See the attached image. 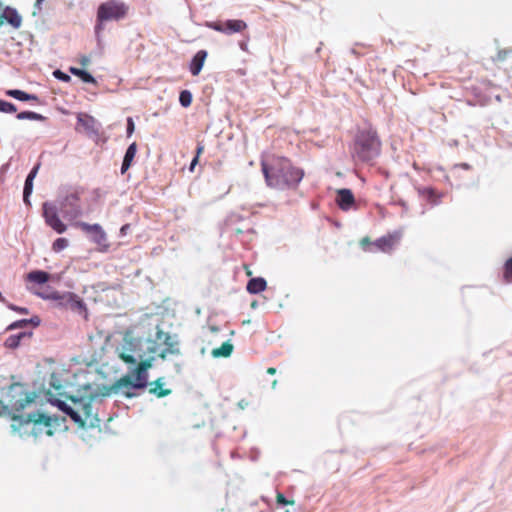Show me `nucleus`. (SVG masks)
I'll list each match as a JSON object with an SVG mask.
<instances>
[{
	"mask_svg": "<svg viewBox=\"0 0 512 512\" xmlns=\"http://www.w3.org/2000/svg\"><path fill=\"white\" fill-rule=\"evenodd\" d=\"M180 341L177 334L164 332L157 324L145 339L126 340L119 349V357L129 364L138 366L117 380L110 387H103L102 396L121 393L131 398L133 389H143L148 386V369L156 357L166 360L169 356L180 355Z\"/></svg>",
	"mask_w": 512,
	"mask_h": 512,
	"instance_id": "1",
	"label": "nucleus"
},
{
	"mask_svg": "<svg viewBox=\"0 0 512 512\" xmlns=\"http://www.w3.org/2000/svg\"><path fill=\"white\" fill-rule=\"evenodd\" d=\"M35 396L27 394L25 384L21 382H13L7 387H2L0 389V417H9L14 422L11 424L14 433L37 436L36 428L43 426L47 428L46 434L52 436L51 428L59 425L60 418L58 416H49L39 410L29 413L26 417L16 413L35 402Z\"/></svg>",
	"mask_w": 512,
	"mask_h": 512,
	"instance_id": "2",
	"label": "nucleus"
},
{
	"mask_svg": "<svg viewBox=\"0 0 512 512\" xmlns=\"http://www.w3.org/2000/svg\"><path fill=\"white\" fill-rule=\"evenodd\" d=\"M261 169L267 186L278 190L297 187L304 176L303 170L293 166L288 158L275 155L263 158Z\"/></svg>",
	"mask_w": 512,
	"mask_h": 512,
	"instance_id": "3",
	"label": "nucleus"
},
{
	"mask_svg": "<svg viewBox=\"0 0 512 512\" xmlns=\"http://www.w3.org/2000/svg\"><path fill=\"white\" fill-rule=\"evenodd\" d=\"M381 152V141L377 131L370 125L359 127L350 146V153L355 161L373 162Z\"/></svg>",
	"mask_w": 512,
	"mask_h": 512,
	"instance_id": "4",
	"label": "nucleus"
},
{
	"mask_svg": "<svg viewBox=\"0 0 512 512\" xmlns=\"http://www.w3.org/2000/svg\"><path fill=\"white\" fill-rule=\"evenodd\" d=\"M129 7L120 0H108L101 3L97 9L95 32L99 35L103 29V23L109 21H120L128 13Z\"/></svg>",
	"mask_w": 512,
	"mask_h": 512,
	"instance_id": "5",
	"label": "nucleus"
},
{
	"mask_svg": "<svg viewBox=\"0 0 512 512\" xmlns=\"http://www.w3.org/2000/svg\"><path fill=\"white\" fill-rule=\"evenodd\" d=\"M64 208V199L56 201H44L42 203L41 215L45 224L58 234L64 233V222L61 220L59 211Z\"/></svg>",
	"mask_w": 512,
	"mask_h": 512,
	"instance_id": "6",
	"label": "nucleus"
},
{
	"mask_svg": "<svg viewBox=\"0 0 512 512\" xmlns=\"http://www.w3.org/2000/svg\"><path fill=\"white\" fill-rule=\"evenodd\" d=\"M401 237H402L401 231H394L392 233H389L387 235H384V236L378 238L374 242H370L368 238H363L360 242V245H361V248L367 252L374 251L373 247H375L379 251L389 253L399 243Z\"/></svg>",
	"mask_w": 512,
	"mask_h": 512,
	"instance_id": "7",
	"label": "nucleus"
},
{
	"mask_svg": "<svg viewBox=\"0 0 512 512\" xmlns=\"http://www.w3.org/2000/svg\"><path fill=\"white\" fill-rule=\"evenodd\" d=\"M52 388L55 389L56 391H58V395L60 397L64 396V392L61 391L63 388V385L56 373H51L48 388L46 387L45 379L39 378L32 382V391H27V394L36 395L35 402L38 399H40V401L42 402V397L46 394L47 390H51Z\"/></svg>",
	"mask_w": 512,
	"mask_h": 512,
	"instance_id": "8",
	"label": "nucleus"
},
{
	"mask_svg": "<svg viewBox=\"0 0 512 512\" xmlns=\"http://www.w3.org/2000/svg\"><path fill=\"white\" fill-rule=\"evenodd\" d=\"M207 27L224 34L231 35L246 29L247 24L245 21L240 19H229L226 21L208 22Z\"/></svg>",
	"mask_w": 512,
	"mask_h": 512,
	"instance_id": "9",
	"label": "nucleus"
},
{
	"mask_svg": "<svg viewBox=\"0 0 512 512\" xmlns=\"http://www.w3.org/2000/svg\"><path fill=\"white\" fill-rule=\"evenodd\" d=\"M27 290L43 300L57 301L59 307H64V293L54 289L50 283L45 284L40 290L27 285Z\"/></svg>",
	"mask_w": 512,
	"mask_h": 512,
	"instance_id": "10",
	"label": "nucleus"
},
{
	"mask_svg": "<svg viewBox=\"0 0 512 512\" xmlns=\"http://www.w3.org/2000/svg\"><path fill=\"white\" fill-rule=\"evenodd\" d=\"M86 370L79 368L75 370H66V386H72L78 390L90 389V382L87 379Z\"/></svg>",
	"mask_w": 512,
	"mask_h": 512,
	"instance_id": "11",
	"label": "nucleus"
},
{
	"mask_svg": "<svg viewBox=\"0 0 512 512\" xmlns=\"http://www.w3.org/2000/svg\"><path fill=\"white\" fill-rule=\"evenodd\" d=\"M76 226L88 235L91 241L100 246H107V236L103 228L99 224H88L85 222H77Z\"/></svg>",
	"mask_w": 512,
	"mask_h": 512,
	"instance_id": "12",
	"label": "nucleus"
},
{
	"mask_svg": "<svg viewBox=\"0 0 512 512\" xmlns=\"http://www.w3.org/2000/svg\"><path fill=\"white\" fill-rule=\"evenodd\" d=\"M41 163L37 162L33 165V167L28 172L23 186V203L25 206L30 209L32 207V203L30 197L33 193L34 187V179L36 178L38 171L40 169Z\"/></svg>",
	"mask_w": 512,
	"mask_h": 512,
	"instance_id": "13",
	"label": "nucleus"
},
{
	"mask_svg": "<svg viewBox=\"0 0 512 512\" xmlns=\"http://www.w3.org/2000/svg\"><path fill=\"white\" fill-rule=\"evenodd\" d=\"M92 401V398H89L87 400L80 399L79 408L84 417V422H87V426L96 427L99 426L101 420L97 417L96 413L94 412Z\"/></svg>",
	"mask_w": 512,
	"mask_h": 512,
	"instance_id": "14",
	"label": "nucleus"
},
{
	"mask_svg": "<svg viewBox=\"0 0 512 512\" xmlns=\"http://www.w3.org/2000/svg\"><path fill=\"white\" fill-rule=\"evenodd\" d=\"M66 308H69L83 319H87L88 317V310L85 302L75 293L66 292Z\"/></svg>",
	"mask_w": 512,
	"mask_h": 512,
	"instance_id": "15",
	"label": "nucleus"
},
{
	"mask_svg": "<svg viewBox=\"0 0 512 512\" xmlns=\"http://www.w3.org/2000/svg\"><path fill=\"white\" fill-rule=\"evenodd\" d=\"M7 23L14 29H19L22 25V16L18 10L11 6H6L0 12V24Z\"/></svg>",
	"mask_w": 512,
	"mask_h": 512,
	"instance_id": "16",
	"label": "nucleus"
},
{
	"mask_svg": "<svg viewBox=\"0 0 512 512\" xmlns=\"http://www.w3.org/2000/svg\"><path fill=\"white\" fill-rule=\"evenodd\" d=\"M95 125L96 121L93 117L84 113L77 114L76 130L83 129L89 136H97L99 129Z\"/></svg>",
	"mask_w": 512,
	"mask_h": 512,
	"instance_id": "17",
	"label": "nucleus"
},
{
	"mask_svg": "<svg viewBox=\"0 0 512 512\" xmlns=\"http://www.w3.org/2000/svg\"><path fill=\"white\" fill-rule=\"evenodd\" d=\"M336 193V203L342 211H349L355 206V198L350 189L341 188Z\"/></svg>",
	"mask_w": 512,
	"mask_h": 512,
	"instance_id": "18",
	"label": "nucleus"
},
{
	"mask_svg": "<svg viewBox=\"0 0 512 512\" xmlns=\"http://www.w3.org/2000/svg\"><path fill=\"white\" fill-rule=\"evenodd\" d=\"M50 272L41 269H34L25 275V281L29 284L40 286L41 288L49 283Z\"/></svg>",
	"mask_w": 512,
	"mask_h": 512,
	"instance_id": "19",
	"label": "nucleus"
},
{
	"mask_svg": "<svg viewBox=\"0 0 512 512\" xmlns=\"http://www.w3.org/2000/svg\"><path fill=\"white\" fill-rule=\"evenodd\" d=\"M41 324V318L38 315H33L30 318H23L13 321L6 327V331H12L16 329H24L31 325L33 328L38 327Z\"/></svg>",
	"mask_w": 512,
	"mask_h": 512,
	"instance_id": "20",
	"label": "nucleus"
},
{
	"mask_svg": "<svg viewBox=\"0 0 512 512\" xmlns=\"http://www.w3.org/2000/svg\"><path fill=\"white\" fill-rule=\"evenodd\" d=\"M77 201L78 197L76 193L66 195V218H76L81 214L82 210Z\"/></svg>",
	"mask_w": 512,
	"mask_h": 512,
	"instance_id": "21",
	"label": "nucleus"
},
{
	"mask_svg": "<svg viewBox=\"0 0 512 512\" xmlns=\"http://www.w3.org/2000/svg\"><path fill=\"white\" fill-rule=\"evenodd\" d=\"M207 55L206 50H199L191 59L189 70L193 76H197L201 72Z\"/></svg>",
	"mask_w": 512,
	"mask_h": 512,
	"instance_id": "22",
	"label": "nucleus"
},
{
	"mask_svg": "<svg viewBox=\"0 0 512 512\" xmlns=\"http://www.w3.org/2000/svg\"><path fill=\"white\" fill-rule=\"evenodd\" d=\"M5 94L13 99H16L20 102H39V97L36 94L28 93L21 89H8Z\"/></svg>",
	"mask_w": 512,
	"mask_h": 512,
	"instance_id": "23",
	"label": "nucleus"
},
{
	"mask_svg": "<svg viewBox=\"0 0 512 512\" xmlns=\"http://www.w3.org/2000/svg\"><path fill=\"white\" fill-rule=\"evenodd\" d=\"M33 332L30 331H20L16 334L10 335L8 338H6L4 342V346L8 349H17L24 338H30L32 337Z\"/></svg>",
	"mask_w": 512,
	"mask_h": 512,
	"instance_id": "24",
	"label": "nucleus"
},
{
	"mask_svg": "<svg viewBox=\"0 0 512 512\" xmlns=\"http://www.w3.org/2000/svg\"><path fill=\"white\" fill-rule=\"evenodd\" d=\"M418 194L429 201L433 206L440 203L441 195L437 194L436 190L432 187H416Z\"/></svg>",
	"mask_w": 512,
	"mask_h": 512,
	"instance_id": "25",
	"label": "nucleus"
},
{
	"mask_svg": "<svg viewBox=\"0 0 512 512\" xmlns=\"http://www.w3.org/2000/svg\"><path fill=\"white\" fill-rule=\"evenodd\" d=\"M165 381L164 378H158L154 382L149 385V392L158 398L165 397L171 394L170 389L164 388Z\"/></svg>",
	"mask_w": 512,
	"mask_h": 512,
	"instance_id": "26",
	"label": "nucleus"
},
{
	"mask_svg": "<svg viewBox=\"0 0 512 512\" xmlns=\"http://www.w3.org/2000/svg\"><path fill=\"white\" fill-rule=\"evenodd\" d=\"M267 287V282L262 277L251 278L247 283V291L250 294H258L264 291Z\"/></svg>",
	"mask_w": 512,
	"mask_h": 512,
	"instance_id": "27",
	"label": "nucleus"
},
{
	"mask_svg": "<svg viewBox=\"0 0 512 512\" xmlns=\"http://www.w3.org/2000/svg\"><path fill=\"white\" fill-rule=\"evenodd\" d=\"M69 72L72 75L78 77L83 83L96 84V80L93 77V75L84 69L71 66V67H69Z\"/></svg>",
	"mask_w": 512,
	"mask_h": 512,
	"instance_id": "28",
	"label": "nucleus"
},
{
	"mask_svg": "<svg viewBox=\"0 0 512 512\" xmlns=\"http://www.w3.org/2000/svg\"><path fill=\"white\" fill-rule=\"evenodd\" d=\"M234 350V346L230 341L224 342L219 348H215L211 351V355L214 358L229 357Z\"/></svg>",
	"mask_w": 512,
	"mask_h": 512,
	"instance_id": "29",
	"label": "nucleus"
},
{
	"mask_svg": "<svg viewBox=\"0 0 512 512\" xmlns=\"http://www.w3.org/2000/svg\"><path fill=\"white\" fill-rule=\"evenodd\" d=\"M66 416H69L75 423L81 427L87 426V422H84V417L81 413L80 408L74 409L66 404Z\"/></svg>",
	"mask_w": 512,
	"mask_h": 512,
	"instance_id": "30",
	"label": "nucleus"
},
{
	"mask_svg": "<svg viewBox=\"0 0 512 512\" xmlns=\"http://www.w3.org/2000/svg\"><path fill=\"white\" fill-rule=\"evenodd\" d=\"M16 118L18 120H30V121H45L46 117L43 116L40 113L31 111V110H24L16 114Z\"/></svg>",
	"mask_w": 512,
	"mask_h": 512,
	"instance_id": "31",
	"label": "nucleus"
},
{
	"mask_svg": "<svg viewBox=\"0 0 512 512\" xmlns=\"http://www.w3.org/2000/svg\"><path fill=\"white\" fill-rule=\"evenodd\" d=\"M43 400L64 413V399L55 397L51 390H47L46 394L42 397Z\"/></svg>",
	"mask_w": 512,
	"mask_h": 512,
	"instance_id": "32",
	"label": "nucleus"
},
{
	"mask_svg": "<svg viewBox=\"0 0 512 512\" xmlns=\"http://www.w3.org/2000/svg\"><path fill=\"white\" fill-rule=\"evenodd\" d=\"M0 112L13 114L17 112V106L10 101L0 98Z\"/></svg>",
	"mask_w": 512,
	"mask_h": 512,
	"instance_id": "33",
	"label": "nucleus"
},
{
	"mask_svg": "<svg viewBox=\"0 0 512 512\" xmlns=\"http://www.w3.org/2000/svg\"><path fill=\"white\" fill-rule=\"evenodd\" d=\"M179 102L181 106L189 107L192 103V93L189 90H182L179 94Z\"/></svg>",
	"mask_w": 512,
	"mask_h": 512,
	"instance_id": "34",
	"label": "nucleus"
},
{
	"mask_svg": "<svg viewBox=\"0 0 512 512\" xmlns=\"http://www.w3.org/2000/svg\"><path fill=\"white\" fill-rule=\"evenodd\" d=\"M503 277L506 282L512 283V257L508 258L504 263Z\"/></svg>",
	"mask_w": 512,
	"mask_h": 512,
	"instance_id": "35",
	"label": "nucleus"
},
{
	"mask_svg": "<svg viewBox=\"0 0 512 512\" xmlns=\"http://www.w3.org/2000/svg\"><path fill=\"white\" fill-rule=\"evenodd\" d=\"M9 310L14 311L21 315H28L30 313L29 309L27 307L18 306L16 304L10 303L7 300V303H3Z\"/></svg>",
	"mask_w": 512,
	"mask_h": 512,
	"instance_id": "36",
	"label": "nucleus"
},
{
	"mask_svg": "<svg viewBox=\"0 0 512 512\" xmlns=\"http://www.w3.org/2000/svg\"><path fill=\"white\" fill-rule=\"evenodd\" d=\"M136 152H137V144L135 142H133L126 149L123 159L132 162L136 155Z\"/></svg>",
	"mask_w": 512,
	"mask_h": 512,
	"instance_id": "37",
	"label": "nucleus"
},
{
	"mask_svg": "<svg viewBox=\"0 0 512 512\" xmlns=\"http://www.w3.org/2000/svg\"><path fill=\"white\" fill-rule=\"evenodd\" d=\"M393 205H398L402 208V215L401 216H405L408 212H409V205L408 203L402 199V198H398V199H395L392 201Z\"/></svg>",
	"mask_w": 512,
	"mask_h": 512,
	"instance_id": "38",
	"label": "nucleus"
},
{
	"mask_svg": "<svg viewBox=\"0 0 512 512\" xmlns=\"http://www.w3.org/2000/svg\"><path fill=\"white\" fill-rule=\"evenodd\" d=\"M13 160V157H11L6 163H4L1 167H0V182L3 183L5 181V175L6 173L8 172L10 166H11V162Z\"/></svg>",
	"mask_w": 512,
	"mask_h": 512,
	"instance_id": "39",
	"label": "nucleus"
},
{
	"mask_svg": "<svg viewBox=\"0 0 512 512\" xmlns=\"http://www.w3.org/2000/svg\"><path fill=\"white\" fill-rule=\"evenodd\" d=\"M64 250V237H58L52 245V251L55 253H59Z\"/></svg>",
	"mask_w": 512,
	"mask_h": 512,
	"instance_id": "40",
	"label": "nucleus"
},
{
	"mask_svg": "<svg viewBox=\"0 0 512 512\" xmlns=\"http://www.w3.org/2000/svg\"><path fill=\"white\" fill-rule=\"evenodd\" d=\"M134 130H135L134 121L131 117H128L127 118V127H126L127 137H130L134 133Z\"/></svg>",
	"mask_w": 512,
	"mask_h": 512,
	"instance_id": "41",
	"label": "nucleus"
},
{
	"mask_svg": "<svg viewBox=\"0 0 512 512\" xmlns=\"http://www.w3.org/2000/svg\"><path fill=\"white\" fill-rule=\"evenodd\" d=\"M63 273H64L63 271L56 272V273H50L49 283H58L61 280Z\"/></svg>",
	"mask_w": 512,
	"mask_h": 512,
	"instance_id": "42",
	"label": "nucleus"
},
{
	"mask_svg": "<svg viewBox=\"0 0 512 512\" xmlns=\"http://www.w3.org/2000/svg\"><path fill=\"white\" fill-rule=\"evenodd\" d=\"M276 500H277V504L283 505V506L293 503V502L288 501L285 498V496L280 492L277 493Z\"/></svg>",
	"mask_w": 512,
	"mask_h": 512,
	"instance_id": "43",
	"label": "nucleus"
},
{
	"mask_svg": "<svg viewBox=\"0 0 512 512\" xmlns=\"http://www.w3.org/2000/svg\"><path fill=\"white\" fill-rule=\"evenodd\" d=\"M52 74L57 80L64 82V71L62 69L57 68Z\"/></svg>",
	"mask_w": 512,
	"mask_h": 512,
	"instance_id": "44",
	"label": "nucleus"
},
{
	"mask_svg": "<svg viewBox=\"0 0 512 512\" xmlns=\"http://www.w3.org/2000/svg\"><path fill=\"white\" fill-rule=\"evenodd\" d=\"M131 164H132V162L123 159L121 169H120L121 174H125L127 172V170L130 168Z\"/></svg>",
	"mask_w": 512,
	"mask_h": 512,
	"instance_id": "45",
	"label": "nucleus"
},
{
	"mask_svg": "<svg viewBox=\"0 0 512 512\" xmlns=\"http://www.w3.org/2000/svg\"><path fill=\"white\" fill-rule=\"evenodd\" d=\"M349 53H350L351 55L355 56V57H359V56H361V55H362V53H361V52H359V51L357 50V47H356V46H354V47L350 48V49H349Z\"/></svg>",
	"mask_w": 512,
	"mask_h": 512,
	"instance_id": "46",
	"label": "nucleus"
},
{
	"mask_svg": "<svg viewBox=\"0 0 512 512\" xmlns=\"http://www.w3.org/2000/svg\"><path fill=\"white\" fill-rule=\"evenodd\" d=\"M129 229H130V225L129 224L123 225L121 227V229H120V235L121 236H125L128 233Z\"/></svg>",
	"mask_w": 512,
	"mask_h": 512,
	"instance_id": "47",
	"label": "nucleus"
},
{
	"mask_svg": "<svg viewBox=\"0 0 512 512\" xmlns=\"http://www.w3.org/2000/svg\"><path fill=\"white\" fill-rule=\"evenodd\" d=\"M80 63L82 66H87L90 63V58L87 56H83L80 59Z\"/></svg>",
	"mask_w": 512,
	"mask_h": 512,
	"instance_id": "48",
	"label": "nucleus"
},
{
	"mask_svg": "<svg viewBox=\"0 0 512 512\" xmlns=\"http://www.w3.org/2000/svg\"><path fill=\"white\" fill-rule=\"evenodd\" d=\"M197 161H198V157H197V156H195V157L193 158V160H192L191 164H190V168H189V169H190L191 171L194 169V167H195V165H196Z\"/></svg>",
	"mask_w": 512,
	"mask_h": 512,
	"instance_id": "49",
	"label": "nucleus"
},
{
	"mask_svg": "<svg viewBox=\"0 0 512 512\" xmlns=\"http://www.w3.org/2000/svg\"><path fill=\"white\" fill-rule=\"evenodd\" d=\"M460 167H461L462 169L468 170V169H470V167H471V166H470L468 163H461V164H460Z\"/></svg>",
	"mask_w": 512,
	"mask_h": 512,
	"instance_id": "50",
	"label": "nucleus"
},
{
	"mask_svg": "<svg viewBox=\"0 0 512 512\" xmlns=\"http://www.w3.org/2000/svg\"><path fill=\"white\" fill-rule=\"evenodd\" d=\"M267 373L270 375H274L276 373V369L273 367H270L267 369Z\"/></svg>",
	"mask_w": 512,
	"mask_h": 512,
	"instance_id": "51",
	"label": "nucleus"
},
{
	"mask_svg": "<svg viewBox=\"0 0 512 512\" xmlns=\"http://www.w3.org/2000/svg\"><path fill=\"white\" fill-rule=\"evenodd\" d=\"M43 2H44V0H36L35 7L41 9V5H42Z\"/></svg>",
	"mask_w": 512,
	"mask_h": 512,
	"instance_id": "52",
	"label": "nucleus"
},
{
	"mask_svg": "<svg viewBox=\"0 0 512 512\" xmlns=\"http://www.w3.org/2000/svg\"><path fill=\"white\" fill-rule=\"evenodd\" d=\"M204 147L202 145H198L197 147V157L199 156V154L203 151Z\"/></svg>",
	"mask_w": 512,
	"mask_h": 512,
	"instance_id": "53",
	"label": "nucleus"
},
{
	"mask_svg": "<svg viewBox=\"0 0 512 512\" xmlns=\"http://www.w3.org/2000/svg\"><path fill=\"white\" fill-rule=\"evenodd\" d=\"M240 48L243 50V51H246L247 50V44L244 43V42H241L240 43Z\"/></svg>",
	"mask_w": 512,
	"mask_h": 512,
	"instance_id": "54",
	"label": "nucleus"
},
{
	"mask_svg": "<svg viewBox=\"0 0 512 512\" xmlns=\"http://www.w3.org/2000/svg\"><path fill=\"white\" fill-rule=\"evenodd\" d=\"M211 332L217 333L219 331V328L217 326H211L210 327Z\"/></svg>",
	"mask_w": 512,
	"mask_h": 512,
	"instance_id": "55",
	"label": "nucleus"
},
{
	"mask_svg": "<svg viewBox=\"0 0 512 512\" xmlns=\"http://www.w3.org/2000/svg\"><path fill=\"white\" fill-rule=\"evenodd\" d=\"M175 367H176V371H177V372H180V371H181V366H180L179 364H176V365H175Z\"/></svg>",
	"mask_w": 512,
	"mask_h": 512,
	"instance_id": "56",
	"label": "nucleus"
},
{
	"mask_svg": "<svg viewBox=\"0 0 512 512\" xmlns=\"http://www.w3.org/2000/svg\"><path fill=\"white\" fill-rule=\"evenodd\" d=\"M57 109L64 114V108L63 107H60V106H57Z\"/></svg>",
	"mask_w": 512,
	"mask_h": 512,
	"instance_id": "57",
	"label": "nucleus"
},
{
	"mask_svg": "<svg viewBox=\"0 0 512 512\" xmlns=\"http://www.w3.org/2000/svg\"><path fill=\"white\" fill-rule=\"evenodd\" d=\"M70 80H71V77L68 74H66V83L69 82Z\"/></svg>",
	"mask_w": 512,
	"mask_h": 512,
	"instance_id": "58",
	"label": "nucleus"
},
{
	"mask_svg": "<svg viewBox=\"0 0 512 512\" xmlns=\"http://www.w3.org/2000/svg\"><path fill=\"white\" fill-rule=\"evenodd\" d=\"M276 384H277V381L275 380V381L272 383V388H275V387H276Z\"/></svg>",
	"mask_w": 512,
	"mask_h": 512,
	"instance_id": "59",
	"label": "nucleus"
},
{
	"mask_svg": "<svg viewBox=\"0 0 512 512\" xmlns=\"http://www.w3.org/2000/svg\"><path fill=\"white\" fill-rule=\"evenodd\" d=\"M239 406H240L241 408H244V404H242V402H240V403H239Z\"/></svg>",
	"mask_w": 512,
	"mask_h": 512,
	"instance_id": "60",
	"label": "nucleus"
},
{
	"mask_svg": "<svg viewBox=\"0 0 512 512\" xmlns=\"http://www.w3.org/2000/svg\"><path fill=\"white\" fill-rule=\"evenodd\" d=\"M51 90H52L53 93H56L54 87H51Z\"/></svg>",
	"mask_w": 512,
	"mask_h": 512,
	"instance_id": "61",
	"label": "nucleus"
},
{
	"mask_svg": "<svg viewBox=\"0 0 512 512\" xmlns=\"http://www.w3.org/2000/svg\"><path fill=\"white\" fill-rule=\"evenodd\" d=\"M285 512H290L289 510H286Z\"/></svg>",
	"mask_w": 512,
	"mask_h": 512,
	"instance_id": "62",
	"label": "nucleus"
}]
</instances>
